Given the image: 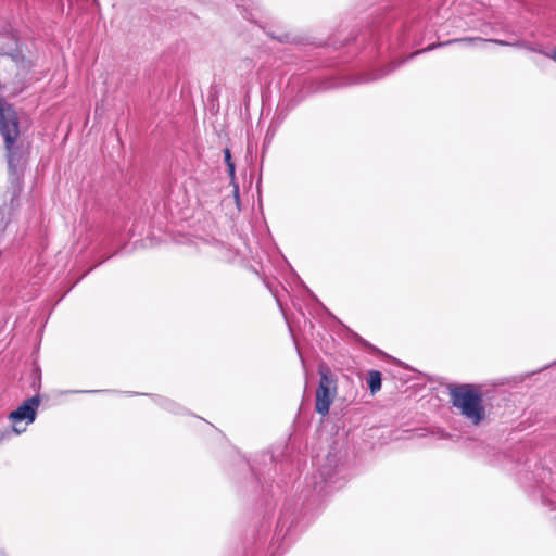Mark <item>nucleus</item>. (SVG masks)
I'll list each match as a JSON object with an SVG mask.
<instances>
[{"label":"nucleus","mask_w":556,"mask_h":556,"mask_svg":"<svg viewBox=\"0 0 556 556\" xmlns=\"http://www.w3.org/2000/svg\"><path fill=\"white\" fill-rule=\"evenodd\" d=\"M544 479L548 476L549 482L546 483L543 481V485L541 486L542 491V503L543 505L549 507L551 510L556 508V473L553 475L551 471H543Z\"/></svg>","instance_id":"4"},{"label":"nucleus","mask_w":556,"mask_h":556,"mask_svg":"<svg viewBox=\"0 0 556 556\" xmlns=\"http://www.w3.org/2000/svg\"><path fill=\"white\" fill-rule=\"evenodd\" d=\"M465 41H472V39H469V38H463V39H454V40H447L445 42H440L438 45H430L428 46L427 48L422 49V50H418L416 51L415 53H413L409 59H412L413 56L419 54V53H422V52H427V51H431L433 50L434 48L437 47H442V46H447V45H451V43H454V42H465Z\"/></svg>","instance_id":"11"},{"label":"nucleus","mask_w":556,"mask_h":556,"mask_svg":"<svg viewBox=\"0 0 556 556\" xmlns=\"http://www.w3.org/2000/svg\"><path fill=\"white\" fill-rule=\"evenodd\" d=\"M233 185V195L236 201H239V186L233 181L231 182Z\"/></svg>","instance_id":"16"},{"label":"nucleus","mask_w":556,"mask_h":556,"mask_svg":"<svg viewBox=\"0 0 556 556\" xmlns=\"http://www.w3.org/2000/svg\"><path fill=\"white\" fill-rule=\"evenodd\" d=\"M400 64H396V65H393V64H390L389 65V68L384 72H382L380 75H378L377 77H374V78H370V80H374V79H378V78H381L383 77L384 75L391 73L392 71H394Z\"/></svg>","instance_id":"14"},{"label":"nucleus","mask_w":556,"mask_h":556,"mask_svg":"<svg viewBox=\"0 0 556 556\" xmlns=\"http://www.w3.org/2000/svg\"><path fill=\"white\" fill-rule=\"evenodd\" d=\"M26 428L20 429L16 425H13L11 428H5L3 430H0V443L2 441L11 439L13 434L18 435L22 432H24Z\"/></svg>","instance_id":"10"},{"label":"nucleus","mask_w":556,"mask_h":556,"mask_svg":"<svg viewBox=\"0 0 556 556\" xmlns=\"http://www.w3.org/2000/svg\"><path fill=\"white\" fill-rule=\"evenodd\" d=\"M224 155H225V163L227 164L228 162H232L231 160V154H230V150L229 149H225L224 150Z\"/></svg>","instance_id":"15"},{"label":"nucleus","mask_w":556,"mask_h":556,"mask_svg":"<svg viewBox=\"0 0 556 556\" xmlns=\"http://www.w3.org/2000/svg\"><path fill=\"white\" fill-rule=\"evenodd\" d=\"M490 42H494L496 45H500V46H507V47H514V48H519V49H525V50H528V51H531V52H535V53H540L542 54L543 51L534 46L533 43L529 42V41H526V40H517V41H506V40H501V39H492V40H489Z\"/></svg>","instance_id":"6"},{"label":"nucleus","mask_w":556,"mask_h":556,"mask_svg":"<svg viewBox=\"0 0 556 556\" xmlns=\"http://www.w3.org/2000/svg\"><path fill=\"white\" fill-rule=\"evenodd\" d=\"M381 372L378 370H370L368 372L367 383L372 394L377 393L381 389Z\"/></svg>","instance_id":"8"},{"label":"nucleus","mask_w":556,"mask_h":556,"mask_svg":"<svg viewBox=\"0 0 556 556\" xmlns=\"http://www.w3.org/2000/svg\"><path fill=\"white\" fill-rule=\"evenodd\" d=\"M40 396L34 395L23 402L15 410L9 414V419L17 426L20 421L26 420V425L33 424L36 419V412L40 405Z\"/></svg>","instance_id":"3"},{"label":"nucleus","mask_w":556,"mask_h":556,"mask_svg":"<svg viewBox=\"0 0 556 556\" xmlns=\"http://www.w3.org/2000/svg\"><path fill=\"white\" fill-rule=\"evenodd\" d=\"M318 374L320 378L316 390L315 410L326 416L338 394V379L327 365H320Z\"/></svg>","instance_id":"2"},{"label":"nucleus","mask_w":556,"mask_h":556,"mask_svg":"<svg viewBox=\"0 0 556 556\" xmlns=\"http://www.w3.org/2000/svg\"><path fill=\"white\" fill-rule=\"evenodd\" d=\"M157 403L164 409H166V410H168L170 413L180 414L182 412V407L180 405H178L177 403L170 401V400L163 399V397H157Z\"/></svg>","instance_id":"9"},{"label":"nucleus","mask_w":556,"mask_h":556,"mask_svg":"<svg viewBox=\"0 0 556 556\" xmlns=\"http://www.w3.org/2000/svg\"><path fill=\"white\" fill-rule=\"evenodd\" d=\"M226 165H227V168H228V174H229L230 180H231V182H233V181H235V179H236V175H235V173H236L235 163H233V162H228Z\"/></svg>","instance_id":"13"},{"label":"nucleus","mask_w":556,"mask_h":556,"mask_svg":"<svg viewBox=\"0 0 556 556\" xmlns=\"http://www.w3.org/2000/svg\"><path fill=\"white\" fill-rule=\"evenodd\" d=\"M451 403L471 425L479 426L486 417L482 393L479 387L462 384L450 388Z\"/></svg>","instance_id":"1"},{"label":"nucleus","mask_w":556,"mask_h":556,"mask_svg":"<svg viewBox=\"0 0 556 556\" xmlns=\"http://www.w3.org/2000/svg\"><path fill=\"white\" fill-rule=\"evenodd\" d=\"M13 62L21 67L22 70H28L31 67V64L28 60L25 59L24 55H22L20 52L10 54Z\"/></svg>","instance_id":"12"},{"label":"nucleus","mask_w":556,"mask_h":556,"mask_svg":"<svg viewBox=\"0 0 556 556\" xmlns=\"http://www.w3.org/2000/svg\"><path fill=\"white\" fill-rule=\"evenodd\" d=\"M332 463H333V459L328 457L327 458V464L324 465L320 469H319V476L323 480V483L324 485L323 486H319V483H315V488H318V491L319 492H327L325 489H328V488H331V484L334 483L332 478H333V475L337 472L334 468H332Z\"/></svg>","instance_id":"5"},{"label":"nucleus","mask_w":556,"mask_h":556,"mask_svg":"<svg viewBox=\"0 0 556 556\" xmlns=\"http://www.w3.org/2000/svg\"><path fill=\"white\" fill-rule=\"evenodd\" d=\"M551 58L556 61V49L554 50L553 54L551 55Z\"/></svg>","instance_id":"18"},{"label":"nucleus","mask_w":556,"mask_h":556,"mask_svg":"<svg viewBox=\"0 0 556 556\" xmlns=\"http://www.w3.org/2000/svg\"><path fill=\"white\" fill-rule=\"evenodd\" d=\"M283 526H285V520L282 518H280L278 521V527H280V531H282Z\"/></svg>","instance_id":"17"},{"label":"nucleus","mask_w":556,"mask_h":556,"mask_svg":"<svg viewBox=\"0 0 556 556\" xmlns=\"http://www.w3.org/2000/svg\"><path fill=\"white\" fill-rule=\"evenodd\" d=\"M214 248L216 256L223 261L230 262L236 256V252L224 242L216 241Z\"/></svg>","instance_id":"7"}]
</instances>
